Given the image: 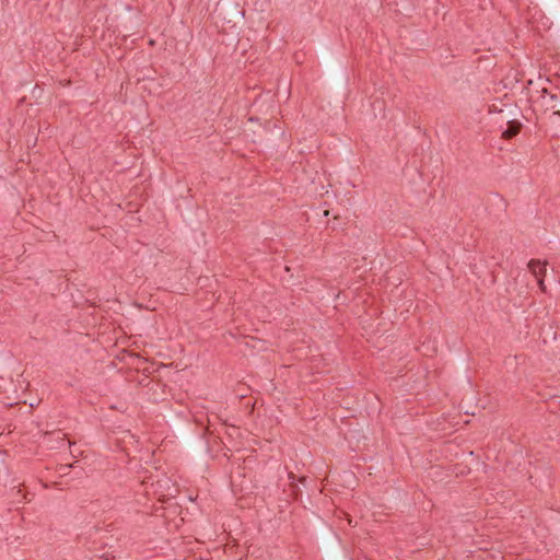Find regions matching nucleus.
I'll list each match as a JSON object with an SVG mask.
<instances>
[{
  "label": "nucleus",
  "instance_id": "f03ea898",
  "mask_svg": "<svg viewBox=\"0 0 560 560\" xmlns=\"http://www.w3.org/2000/svg\"><path fill=\"white\" fill-rule=\"evenodd\" d=\"M521 129V124L512 121L509 127L502 132V138L505 140L512 139L515 137Z\"/></svg>",
  "mask_w": 560,
  "mask_h": 560
},
{
  "label": "nucleus",
  "instance_id": "7ed1b4c3",
  "mask_svg": "<svg viewBox=\"0 0 560 560\" xmlns=\"http://www.w3.org/2000/svg\"><path fill=\"white\" fill-rule=\"evenodd\" d=\"M537 283H538L540 290L542 292H545L546 291V285H545V282H544V277L537 278Z\"/></svg>",
  "mask_w": 560,
  "mask_h": 560
},
{
  "label": "nucleus",
  "instance_id": "f257e3e1",
  "mask_svg": "<svg viewBox=\"0 0 560 560\" xmlns=\"http://www.w3.org/2000/svg\"><path fill=\"white\" fill-rule=\"evenodd\" d=\"M528 269L533 273V276L537 279L540 277H545L546 275V262H541L540 260H530L528 262Z\"/></svg>",
  "mask_w": 560,
  "mask_h": 560
}]
</instances>
